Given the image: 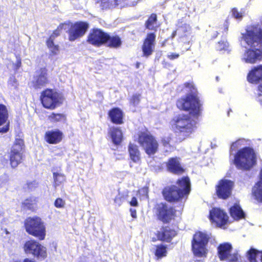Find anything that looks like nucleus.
Returning a JSON list of instances; mask_svg holds the SVG:
<instances>
[{
    "label": "nucleus",
    "instance_id": "1",
    "mask_svg": "<svg viewBox=\"0 0 262 262\" xmlns=\"http://www.w3.org/2000/svg\"><path fill=\"white\" fill-rule=\"evenodd\" d=\"M240 41L246 49L241 57L242 61L253 64L262 60V27L258 24L247 27L241 34Z\"/></svg>",
    "mask_w": 262,
    "mask_h": 262
},
{
    "label": "nucleus",
    "instance_id": "2",
    "mask_svg": "<svg viewBox=\"0 0 262 262\" xmlns=\"http://www.w3.org/2000/svg\"><path fill=\"white\" fill-rule=\"evenodd\" d=\"M188 85L193 89L191 93L178 100L177 105L180 110L189 111L192 117L197 119L201 114L202 104L197 96L195 94V90L193 85L192 84H188Z\"/></svg>",
    "mask_w": 262,
    "mask_h": 262
},
{
    "label": "nucleus",
    "instance_id": "3",
    "mask_svg": "<svg viewBox=\"0 0 262 262\" xmlns=\"http://www.w3.org/2000/svg\"><path fill=\"white\" fill-rule=\"evenodd\" d=\"M256 156L254 150L249 147H244L237 151L234 156L233 163L241 170H248L256 164Z\"/></svg>",
    "mask_w": 262,
    "mask_h": 262
},
{
    "label": "nucleus",
    "instance_id": "4",
    "mask_svg": "<svg viewBox=\"0 0 262 262\" xmlns=\"http://www.w3.org/2000/svg\"><path fill=\"white\" fill-rule=\"evenodd\" d=\"M172 126L177 133L180 134L183 140L188 137L196 128V121L190 119L187 115L180 114L173 119Z\"/></svg>",
    "mask_w": 262,
    "mask_h": 262
},
{
    "label": "nucleus",
    "instance_id": "5",
    "mask_svg": "<svg viewBox=\"0 0 262 262\" xmlns=\"http://www.w3.org/2000/svg\"><path fill=\"white\" fill-rule=\"evenodd\" d=\"M26 232L39 240H43L46 235L45 223L41 219L37 216L29 217L24 223Z\"/></svg>",
    "mask_w": 262,
    "mask_h": 262
},
{
    "label": "nucleus",
    "instance_id": "6",
    "mask_svg": "<svg viewBox=\"0 0 262 262\" xmlns=\"http://www.w3.org/2000/svg\"><path fill=\"white\" fill-rule=\"evenodd\" d=\"M43 106L48 109L54 110L59 106L64 100L61 93L53 89H46L43 91L40 96Z\"/></svg>",
    "mask_w": 262,
    "mask_h": 262
},
{
    "label": "nucleus",
    "instance_id": "7",
    "mask_svg": "<svg viewBox=\"0 0 262 262\" xmlns=\"http://www.w3.org/2000/svg\"><path fill=\"white\" fill-rule=\"evenodd\" d=\"M209 236L206 233L198 232L193 235L192 248L194 255L198 257H206L208 252L206 248Z\"/></svg>",
    "mask_w": 262,
    "mask_h": 262
},
{
    "label": "nucleus",
    "instance_id": "8",
    "mask_svg": "<svg viewBox=\"0 0 262 262\" xmlns=\"http://www.w3.org/2000/svg\"><path fill=\"white\" fill-rule=\"evenodd\" d=\"M138 142L149 155L154 154L158 149L157 141L147 132L139 133Z\"/></svg>",
    "mask_w": 262,
    "mask_h": 262
},
{
    "label": "nucleus",
    "instance_id": "9",
    "mask_svg": "<svg viewBox=\"0 0 262 262\" xmlns=\"http://www.w3.org/2000/svg\"><path fill=\"white\" fill-rule=\"evenodd\" d=\"M24 142L21 139L16 138L11 148L9 153V160L11 166L16 168L23 161V149Z\"/></svg>",
    "mask_w": 262,
    "mask_h": 262
},
{
    "label": "nucleus",
    "instance_id": "10",
    "mask_svg": "<svg viewBox=\"0 0 262 262\" xmlns=\"http://www.w3.org/2000/svg\"><path fill=\"white\" fill-rule=\"evenodd\" d=\"M23 249L26 254H31L39 259H45L47 256L46 248L35 240L26 242Z\"/></svg>",
    "mask_w": 262,
    "mask_h": 262
},
{
    "label": "nucleus",
    "instance_id": "11",
    "mask_svg": "<svg viewBox=\"0 0 262 262\" xmlns=\"http://www.w3.org/2000/svg\"><path fill=\"white\" fill-rule=\"evenodd\" d=\"M232 246L229 243L221 244L217 248V255L221 260L235 262L238 260V254L232 253Z\"/></svg>",
    "mask_w": 262,
    "mask_h": 262
},
{
    "label": "nucleus",
    "instance_id": "12",
    "mask_svg": "<svg viewBox=\"0 0 262 262\" xmlns=\"http://www.w3.org/2000/svg\"><path fill=\"white\" fill-rule=\"evenodd\" d=\"M234 183L232 181L223 179L219 181L216 187V193L221 199H226L231 194Z\"/></svg>",
    "mask_w": 262,
    "mask_h": 262
},
{
    "label": "nucleus",
    "instance_id": "13",
    "mask_svg": "<svg viewBox=\"0 0 262 262\" xmlns=\"http://www.w3.org/2000/svg\"><path fill=\"white\" fill-rule=\"evenodd\" d=\"M210 220L220 227H224L228 221V215L219 208H213L210 211Z\"/></svg>",
    "mask_w": 262,
    "mask_h": 262
},
{
    "label": "nucleus",
    "instance_id": "14",
    "mask_svg": "<svg viewBox=\"0 0 262 262\" xmlns=\"http://www.w3.org/2000/svg\"><path fill=\"white\" fill-rule=\"evenodd\" d=\"M156 214L158 218L164 223H168L173 217L172 208L167 205L160 203L156 207Z\"/></svg>",
    "mask_w": 262,
    "mask_h": 262
},
{
    "label": "nucleus",
    "instance_id": "15",
    "mask_svg": "<svg viewBox=\"0 0 262 262\" xmlns=\"http://www.w3.org/2000/svg\"><path fill=\"white\" fill-rule=\"evenodd\" d=\"M88 28V25L84 22L77 23L71 26L69 31V39L74 41L82 36Z\"/></svg>",
    "mask_w": 262,
    "mask_h": 262
},
{
    "label": "nucleus",
    "instance_id": "16",
    "mask_svg": "<svg viewBox=\"0 0 262 262\" xmlns=\"http://www.w3.org/2000/svg\"><path fill=\"white\" fill-rule=\"evenodd\" d=\"M108 34L100 29L93 30L89 35L88 41L94 46H100L105 43Z\"/></svg>",
    "mask_w": 262,
    "mask_h": 262
},
{
    "label": "nucleus",
    "instance_id": "17",
    "mask_svg": "<svg viewBox=\"0 0 262 262\" xmlns=\"http://www.w3.org/2000/svg\"><path fill=\"white\" fill-rule=\"evenodd\" d=\"M163 193L165 199L169 202L178 201L185 196L176 186L165 188Z\"/></svg>",
    "mask_w": 262,
    "mask_h": 262
},
{
    "label": "nucleus",
    "instance_id": "18",
    "mask_svg": "<svg viewBox=\"0 0 262 262\" xmlns=\"http://www.w3.org/2000/svg\"><path fill=\"white\" fill-rule=\"evenodd\" d=\"M156 35L154 33H149L144 41L142 47L143 55L148 57L153 53L155 48Z\"/></svg>",
    "mask_w": 262,
    "mask_h": 262
},
{
    "label": "nucleus",
    "instance_id": "19",
    "mask_svg": "<svg viewBox=\"0 0 262 262\" xmlns=\"http://www.w3.org/2000/svg\"><path fill=\"white\" fill-rule=\"evenodd\" d=\"M35 88H40L45 86L49 83L47 70L45 68L40 69L37 71L32 81Z\"/></svg>",
    "mask_w": 262,
    "mask_h": 262
},
{
    "label": "nucleus",
    "instance_id": "20",
    "mask_svg": "<svg viewBox=\"0 0 262 262\" xmlns=\"http://www.w3.org/2000/svg\"><path fill=\"white\" fill-rule=\"evenodd\" d=\"M248 81L251 83L257 84L262 81V64L254 66L249 72Z\"/></svg>",
    "mask_w": 262,
    "mask_h": 262
},
{
    "label": "nucleus",
    "instance_id": "21",
    "mask_svg": "<svg viewBox=\"0 0 262 262\" xmlns=\"http://www.w3.org/2000/svg\"><path fill=\"white\" fill-rule=\"evenodd\" d=\"M63 138L62 133L58 129L47 131L45 136V139L50 144H55L59 143Z\"/></svg>",
    "mask_w": 262,
    "mask_h": 262
},
{
    "label": "nucleus",
    "instance_id": "22",
    "mask_svg": "<svg viewBox=\"0 0 262 262\" xmlns=\"http://www.w3.org/2000/svg\"><path fill=\"white\" fill-rule=\"evenodd\" d=\"M108 135L112 142L116 145H119L123 140V134L120 128L112 127L110 128Z\"/></svg>",
    "mask_w": 262,
    "mask_h": 262
},
{
    "label": "nucleus",
    "instance_id": "23",
    "mask_svg": "<svg viewBox=\"0 0 262 262\" xmlns=\"http://www.w3.org/2000/svg\"><path fill=\"white\" fill-rule=\"evenodd\" d=\"M176 235V232L174 230L167 227L161 229L158 234V237L161 241L169 242Z\"/></svg>",
    "mask_w": 262,
    "mask_h": 262
},
{
    "label": "nucleus",
    "instance_id": "24",
    "mask_svg": "<svg viewBox=\"0 0 262 262\" xmlns=\"http://www.w3.org/2000/svg\"><path fill=\"white\" fill-rule=\"evenodd\" d=\"M178 188L184 195L189 194L190 191V183L189 179L188 177H183L181 179H179L177 182Z\"/></svg>",
    "mask_w": 262,
    "mask_h": 262
},
{
    "label": "nucleus",
    "instance_id": "25",
    "mask_svg": "<svg viewBox=\"0 0 262 262\" xmlns=\"http://www.w3.org/2000/svg\"><path fill=\"white\" fill-rule=\"evenodd\" d=\"M167 167L169 170L174 173L179 174L183 172V169L177 158L170 159L168 162Z\"/></svg>",
    "mask_w": 262,
    "mask_h": 262
},
{
    "label": "nucleus",
    "instance_id": "26",
    "mask_svg": "<svg viewBox=\"0 0 262 262\" xmlns=\"http://www.w3.org/2000/svg\"><path fill=\"white\" fill-rule=\"evenodd\" d=\"M109 117L114 123H122L123 113L118 108L112 109L109 112Z\"/></svg>",
    "mask_w": 262,
    "mask_h": 262
},
{
    "label": "nucleus",
    "instance_id": "27",
    "mask_svg": "<svg viewBox=\"0 0 262 262\" xmlns=\"http://www.w3.org/2000/svg\"><path fill=\"white\" fill-rule=\"evenodd\" d=\"M129 157L132 161L138 163L140 160V154L138 146L133 143H129L128 147Z\"/></svg>",
    "mask_w": 262,
    "mask_h": 262
},
{
    "label": "nucleus",
    "instance_id": "28",
    "mask_svg": "<svg viewBox=\"0 0 262 262\" xmlns=\"http://www.w3.org/2000/svg\"><path fill=\"white\" fill-rule=\"evenodd\" d=\"M231 216L236 220H238L244 217L245 214L239 205L235 203L230 209Z\"/></svg>",
    "mask_w": 262,
    "mask_h": 262
},
{
    "label": "nucleus",
    "instance_id": "29",
    "mask_svg": "<svg viewBox=\"0 0 262 262\" xmlns=\"http://www.w3.org/2000/svg\"><path fill=\"white\" fill-rule=\"evenodd\" d=\"M247 257L250 262H262V251H258L251 248L247 252Z\"/></svg>",
    "mask_w": 262,
    "mask_h": 262
},
{
    "label": "nucleus",
    "instance_id": "30",
    "mask_svg": "<svg viewBox=\"0 0 262 262\" xmlns=\"http://www.w3.org/2000/svg\"><path fill=\"white\" fill-rule=\"evenodd\" d=\"M167 246L163 244L158 245L155 247V255L157 260H159L167 256Z\"/></svg>",
    "mask_w": 262,
    "mask_h": 262
},
{
    "label": "nucleus",
    "instance_id": "31",
    "mask_svg": "<svg viewBox=\"0 0 262 262\" xmlns=\"http://www.w3.org/2000/svg\"><path fill=\"white\" fill-rule=\"evenodd\" d=\"M190 31V27L189 25L187 24H184L183 26L179 28L177 31L174 32L172 33V37H173L176 33L178 32V34H180L182 33H184V35H182L181 39L182 41H185V40H187L188 39V36L189 35V31Z\"/></svg>",
    "mask_w": 262,
    "mask_h": 262
},
{
    "label": "nucleus",
    "instance_id": "32",
    "mask_svg": "<svg viewBox=\"0 0 262 262\" xmlns=\"http://www.w3.org/2000/svg\"><path fill=\"white\" fill-rule=\"evenodd\" d=\"M253 193L256 199L262 202V169L260 172V181L253 188Z\"/></svg>",
    "mask_w": 262,
    "mask_h": 262
},
{
    "label": "nucleus",
    "instance_id": "33",
    "mask_svg": "<svg viewBox=\"0 0 262 262\" xmlns=\"http://www.w3.org/2000/svg\"><path fill=\"white\" fill-rule=\"evenodd\" d=\"M54 39V35L50 36L47 40L46 44L51 53L53 55H55L59 53V47L58 45H55L53 41Z\"/></svg>",
    "mask_w": 262,
    "mask_h": 262
},
{
    "label": "nucleus",
    "instance_id": "34",
    "mask_svg": "<svg viewBox=\"0 0 262 262\" xmlns=\"http://www.w3.org/2000/svg\"><path fill=\"white\" fill-rule=\"evenodd\" d=\"M105 43L110 47L118 48L121 45L120 38L118 36H110L108 34V39Z\"/></svg>",
    "mask_w": 262,
    "mask_h": 262
},
{
    "label": "nucleus",
    "instance_id": "35",
    "mask_svg": "<svg viewBox=\"0 0 262 262\" xmlns=\"http://www.w3.org/2000/svg\"><path fill=\"white\" fill-rule=\"evenodd\" d=\"M8 118L7 109L5 105L0 104V126L7 122Z\"/></svg>",
    "mask_w": 262,
    "mask_h": 262
},
{
    "label": "nucleus",
    "instance_id": "36",
    "mask_svg": "<svg viewBox=\"0 0 262 262\" xmlns=\"http://www.w3.org/2000/svg\"><path fill=\"white\" fill-rule=\"evenodd\" d=\"M53 178L54 185L55 186H59L66 181V177L64 174L59 172H54Z\"/></svg>",
    "mask_w": 262,
    "mask_h": 262
},
{
    "label": "nucleus",
    "instance_id": "37",
    "mask_svg": "<svg viewBox=\"0 0 262 262\" xmlns=\"http://www.w3.org/2000/svg\"><path fill=\"white\" fill-rule=\"evenodd\" d=\"M157 16L156 14H152L148 19L146 23V28L149 30H154L157 27Z\"/></svg>",
    "mask_w": 262,
    "mask_h": 262
},
{
    "label": "nucleus",
    "instance_id": "38",
    "mask_svg": "<svg viewBox=\"0 0 262 262\" xmlns=\"http://www.w3.org/2000/svg\"><path fill=\"white\" fill-rule=\"evenodd\" d=\"M247 141L243 139H239L236 141L235 142H233L230 147V153L233 150H236V149L241 147L242 146H244L246 145Z\"/></svg>",
    "mask_w": 262,
    "mask_h": 262
},
{
    "label": "nucleus",
    "instance_id": "39",
    "mask_svg": "<svg viewBox=\"0 0 262 262\" xmlns=\"http://www.w3.org/2000/svg\"><path fill=\"white\" fill-rule=\"evenodd\" d=\"M49 119L51 122H57L64 119V115L61 114L52 113L49 116Z\"/></svg>",
    "mask_w": 262,
    "mask_h": 262
},
{
    "label": "nucleus",
    "instance_id": "40",
    "mask_svg": "<svg viewBox=\"0 0 262 262\" xmlns=\"http://www.w3.org/2000/svg\"><path fill=\"white\" fill-rule=\"evenodd\" d=\"M232 14L235 18L241 20L244 15V12L242 10L238 11L236 8H233L232 10Z\"/></svg>",
    "mask_w": 262,
    "mask_h": 262
},
{
    "label": "nucleus",
    "instance_id": "41",
    "mask_svg": "<svg viewBox=\"0 0 262 262\" xmlns=\"http://www.w3.org/2000/svg\"><path fill=\"white\" fill-rule=\"evenodd\" d=\"M229 47L228 43L225 40L219 41L216 45V49L218 50H227Z\"/></svg>",
    "mask_w": 262,
    "mask_h": 262
},
{
    "label": "nucleus",
    "instance_id": "42",
    "mask_svg": "<svg viewBox=\"0 0 262 262\" xmlns=\"http://www.w3.org/2000/svg\"><path fill=\"white\" fill-rule=\"evenodd\" d=\"M100 5L102 9H110L114 6L110 0H101Z\"/></svg>",
    "mask_w": 262,
    "mask_h": 262
},
{
    "label": "nucleus",
    "instance_id": "43",
    "mask_svg": "<svg viewBox=\"0 0 262 262\" xmlns=\"http://www.w3.org/2000/svg\"><path fill=\"white\" fill-rule=\"evenodd\" d=\"M54 205L57 208H63L65 206L66 202L61 198H59L55 200Z\"/></svg>",
    "mask_w": 262,
    "mask_h": 262
},
{
    "label": "nucleus",
    "instance_id": "44",
    "mask_svg": "<svg viewBox=\"0 0 262 262\" xmlns=\"http://www.w3.org/2000/svg\"><path fill=\"white\" fill-rule=\"evenodd\" d=\"M36 203L35 199L34 198L27 199L25 200L23 204L24 206L28 208H31L34 204Z\"/></svg>",
    "mask_w": 262,
    "mask_h": 262
},
{
    "label": "nucleus",
    "instance_id": "45",
    "mask_svg": "<svg viewBox=\"0 0 262 262\" xmlns=\"http://www.w3.org/2000/svg\"><path fill=\"white\" fill-rule=\"evenodd\" d=\"M140 100V96L139 95H135L133 96L131 99V103L134 105H136L139 104Z\"/></svg>",
    "mask_w": 262,
    "mask_h": 262
},
{
    "label": "nucleus",
    "instance_id": "46",
    "mask_svg": "<svg viewBox=\"0 0 262 262\" xmlns=\"http://www.w3.org/2000/svg\"><path fill=\"white\" fill-rule=\"evenodd\" d=\"M169 138H165L162 139V142L163 144V145L167 148L166 149V151H168V149L170 150L171 147L169 146Z\"/></svg>",
    "mask_w": 262,
    "mask_h": 262
},
{
    "label": "nucleus",
    "instance_id": "47",
    "mask_svg": "<svg viewBox=\"0 0 262 262\" xmlns=\"http://www.w3.org/2000/svg\"><path fill=\"white\" fill-rule=\"evenodd\" d=\"M259 93L257 96V100L262 105V84L258 86Z\"/></svg>",
    "mask_w": 262,
    "mask_h": 262
},
{
    "label": "nucleus",
    "instance_id": "48",
    "mask_svg": "<svg viewBox=\"0 0 262 262\" xmlns=\"http://www.w3.org/2000/svg\"><path fill=\"white\" fill-rule=\"evenodd\" d=\"M6 124L4 125L3 127L0 128V133L4 134L9 130V122L6 123Z\"/></svg>",
    "mask_w": 262,
    "mask_h": 262
},
{
    "label": "nucleus",
    "instance_id": "49",
    "mask_svg": "<svg viewBox=\"0 0 262 262\" xmlns=\"http://www.w3.org/2000/svg\"><path fill=\"white\" fill-rule=\"evenodd\" d=\"M129 204L134 207H137L138 205L137 199L135 197H133L131 201L129 202Z\"/></svg>",
    "mask_w": 262,
    "mask_h": 262
},
{
    "label": "nucleus",
    "instance_id": "50",
    "mask_svg": "<svg viewBox=\"0 0 262 262\" xmlns=\"http://www.w3.org/2000/svg\"><path fill=\"white\" fill-rule=\"evenodd\" d=\"M179 57V54L177 53H171L168 55V58L171 60L177 59Z\"/></svg>",
    "mask_w": 262,
    "mask_h": 262
},
{
    "label": "nucleus",
    "instance_id": "51",
    "mask_svg": "<svg viewBox=\"0 0 262 262\" xmlns=\"http://www.w3.org/2000/svg\"><path fill=\"white\" fill-rule=\"evenodd\" d=\"M130 214L131 216L133 218H136L137 217V214H136V210L135 209L131 208L130 209Z\"/></svg>",
    "mask_w": 262,
    "mask_h": 262
},
{
    "label": "nucleus",
    "instance_id": "52",
    "mask_svg": "<svg viewBox=\"0 0 262 262\" xmlns=\"http://www.w3.org/2000/svg\"><path fill=\"white\" fill-rule=\"evenodd\" d=\"M21 66V60L20 59H17L16 62V69H18Z\"/></svg>",
    "mask_w": 262,
    "mask_h": 262
},
{
    "label": "nucleus",
    "instance_id": "53",
    "mask_svg": "<svg viewBox=\"0 0 262 262\" xmlns=\"http://www.w3.org/2000/svg\"><path fill=\"white\" fill-rule=\"evenodd\" d=\"M53 35H54V38H55L56 36H57L59 35V31H58V30L55 31L51 36H52Z\"/></svg>",
    "mask_w": 262,
    "mask_h": 262
},
{
    "label": "nucleus",
    "instance_id": "54",
    "mask_svg": "<svg viewBox=\"0 0 262 262\" xmlns=\"http://www.w3.org/2000/svg\"><path fill=\"white\" fill-rule=\"evenodd\" d=\"M140 192H143L144 193L147 194V189L146 188H143L140 190Z\"/></svg>",
    "mask_w": 262,
    "mask_h": 262
},
{
    "label": "nucleus",
    "instance_id": "55",
    "mask_svg": "<svg viewBox=\"0 0 262 262\" xmlns=\"http://www.w3.org/2000/svg\"><path fill=\"white\" fill-rule=\"evenodd\" d=\"M11 81H13L14 82H16L15 79L14 78H11L9 82H10Z\"/></svg>",
    "mask_w": 262,
    "mask_h": 262
},
{
    "label": "nucleus",
    "instance_id": "56",
    "mask_svg": "<svg viewBox=\"0 0 262 262\" xmlns=\"http://www.w3.org/2000/svg\"><path fill=\"white\" fill-rule=\"evenodd\" d=\"M259 19L260 24L262 25V16L259 17Z\"/></svg>",
    "mask_w": 262,
    "mask_h": 262
},
{
    "label": "nucleus",
    "instance_id": "57",
    "mask_svg": "<svg viewBox=\"0 0 262 262\" xmlns=\"http://www.w3.org/2000/svg\"><path fill=\"white\" fill-rule=\"evenodd\" d=\"M116 1L115 5H117L118 4V2L120 1V0H115Z\"/></svg>",
    "mask_w": 262,
    "mask_h": 262
}]
</instances>
